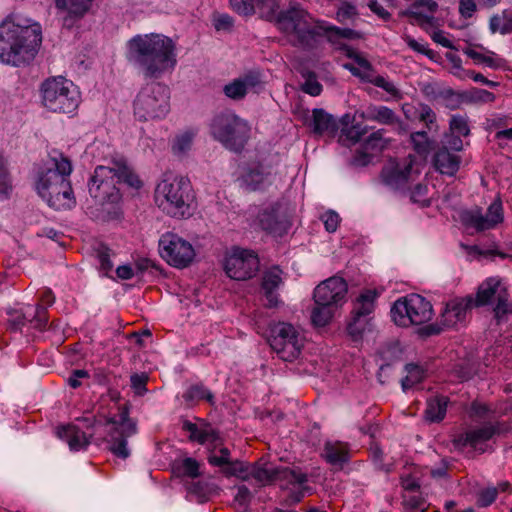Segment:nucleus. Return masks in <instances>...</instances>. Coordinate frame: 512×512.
Wrapping results in <instances>:
<instances>
[{
  "label": "nucleus",
  "instance_id": "25",
  "mask_svg": "<svg viewBox=\"0 0 512 512\" xmlns=\"http://www.w3.org/2000/svg\"><path fill=\"white\" fill-rule=\"evenodd\" d=\"M183 429L190 432L189 439L191 441L204 444L210 442L214 444V449H217L221 445V438L219 432L213 429L209 424H206L204 428L199 429L198 426L190 421H184Z\"/></svg>",
  "mask_w": 512,
  "mask_h": 512
},
{
  "label": "nucleus",
  "instance_id": "18",
  "mask_svg": "<svg viewBox=\"0 0 512 512\" xmlns=\"http://www.w3.org/2000/svg\"><path fill=\"white\" fill-rule=\"evenodd\" d=\"M348 286L341 277L333 276L321 282L314 290L313 299L315 304L332 305L338 307L347 294Z\"/></svg>",
  "mask_w": 512,
  "mask_h": 512
},
{
  "label": "nucleus",
  "instance_id": "5",
  "mask_svg": "<svg viewBox=\"0 0 512 512\" xmlns=\"http://www.w3.org/2000/svg\"><path fill=\"white\" fill-rule=\"evenodd\" d=\"M276 24L293 46L307 51L316 49L323 38L322 22L314 21L299 3L279 11Z\"/></svg>",
  "mask_w": 512,
  "mask_h": 512
},
{
  "label": "nucleus",
  "instance_id": "24",
  "mask_svg": "<svg viewBox=\"0 0 512 512\" xmlns=\"http://www.w3.org/2000/svg\"><path fill=\"white\" fill-rule=\"evenodd\" d=\"M282 270L275 266L269 270H266L262 276L261 288L264 291L267 299V306L269 308L276 307L278 305V297L274 291L282 283L281 278Z\"/></svg>",
  "mask_w": 512,
  "mask_h": 512
},
{
  "label": "nucleus",
  "instance_id": "62",
  "mask_svg": "<svg viewBox=\"0 0 512 512\" xmlns=\"http://www.w3.org/2000/svg\"><path fill=\"white\" fill-rule=\"evenodd\" d=\"M443 327L440 323H431L424 325L417 329L416 333L419 337L426 339L433 335H438L443 331Z\"/></svg>",
  "mask_w": 512,
  "mask_h": 512
},
{
  "label": "nucleus",
  "instance_id": "21",
  "mask_svg": "<svg viewBox=\"0 0 512 512\" xmlns=\"http://www.w3.org/2000/svg\"><path fill=\"white\" fill-rule=\"evenodd\" d=\"M473 296L456 298L447 302L446 307L440 315L439 323L443 328L454 327L457 323L463 322L468 310L472 308Z\"/></svg>",
  "mask_w": 512,
  "mask_h": 512
},
{
  "label": "nucleus",
  "instance_id": "16",
  "mask_svg": "<svg viewBox=\"0 0 512 512\" xmlns=\"http://www.w3.org/2000/svg\"><path fill=\"white\" fill-rule=\"evenodd\" d=\"M269 344L282 360L289 362L299 356L302 347L294 327L287 323H279L272 329Z\"/></svg>",
  "mask_w": 512,
  "mask_h": 512
},
{
  "label": "nucleus",
  "instance_id": "17",
  "mask_svg": "<svg viewBox=\"0 0 512 512\" xmlns=\"http://www.w3.org/2000/svg\"><path fill=\"white\" fill-rule=\"evenodd\" d=\"M234 11L249 16L258 13L262 19L277 22L280 0H229Z\"/></svg>",
  "mask_w": 512,
  "mask_h": 512
},
{
  "label": "nucleus",
  "instance_id": "28",
  "mask_svg": "<svg viewBox=\"0 0 512 512\" xmlns=\"http://www.w3.org/2000/svg\"><path fill=\"white\" fill-rule=\"evenodd\" d=\"M313 116V131L316 134H328L334 136L338 130V122L331 115L323 109H314L312 112Z\"/></svg>",
  "mask_w": 512,
  "mask_h": 512
},
{
  "label": "nucleus",
  "instance_id": "64",
  "mask_svg": "<svg viewBox=\"0 0 512 512\" xmlns=\"http://www.w3.org/2000/svg\"><path fill=\"white\" fill-rule=\"evenodd\" d=\"M233 22V18L227 14H219L214 17V26L218 31H230L233 27Z\"/></svg>",
  "mask_w": 512,
  "mask_h": 512
},
{
  "label": "nucleus",
  "instance_id": "26",
  "mask_svg": "<svg viewBox=\"0 0 512 512\" xmlns=\"http://www.w3.org/2000/svg\"><path fill=\"white\" fill-rule=\"evenodd\" d=\"M366 117L369 120L377 121L386 125H396L400 133L406 132L403 122L396 116L393 110L386 106H370L366 110Z\"/></svg>",
  "mask_w": 512,
  "mask_h": 512
},
{
  "label": "nucleus",
  "instance_id": "43",
  "mask_svg": "<svg viewBox=\"0 0 512 512\" xmlns=\"http://www.w3.org/2000/svg\"><path fill=\"white\" fill-rule=\"evenodd\" d=\"M172 471L176 476H186L196 478L199 476V463L190 457L185 458L181 462H175Z\"/></svg>",
  "mask_w": 512,
  "mask_h": 512
},
{
  "label": "nucleus",
  "instance_id": "54",
  "mask_svg": "<svg viewBox=\"0 0 512 512\" xmlns=\"http://www.w3.org/2000/svg\"><path fill=\"white\" fill-rule=\"evenodd\" d=\"M368 81L373 85L384 89L396 99H400L402 97L400 91L393 85V83L386 81L383 76H376L373 79H368Z\"/></svg>",
  "mask_w": 512,
  "mask_h": 512
},
{
  "label": "nucleus",
  "instance_id": "58",
  "mask_svg": "<svg viewBox=\"0 0 512 512\" xmlns=\"http://www.w3.org/2000/svg\"><path fill=\"white\" fill-rule=\"evenodd\" d=\"M97 256L101 264V269L106 272L110 271L113 267L110 261V249L106 245L100 244L97 249Z\"/></svg>",
  "mask_w": 512,
  "mask_h": 512
},
{
  "label": "nucleus",
  "instance_id": "4",
  "mask_svg": "<svg viewBox=\"0 0 512 512\" xmlns=\"http://www.w3.org/2000/svg\"><path fill=\"white\" fill-rule=\"evenodd\" d=\"M174 49L172 40L161 35L136 36L129 42L131 56L150 78H158L175 65Z\"/></svg>",
  "mask_w": 512,
  "mask_h": 512
},
{
  "label": "nucleus",
  "instance_id": "12",
  "mask_svg": "<svg viewBox=\"0 0 512 512\" xmlns=\"http://www.w3.org/2000/svg\"><path fill=\"white\" fill-rule=\"evenodd\" d=\"M120 419L117 421L114 417L105 418L104 425H113L109 432V450L117 457L126 459L130 452L127 448V438L134 435L137 431L136 423L129 418V408L124 405L120 409Z\"/></svg>",
  "mask_w": 512,
  "mask_h": 512
},
{
  "label": "nucleus",
  "instance_id": "30",
  "mask_svg": "<svg viewBox=\"0 0 512 512\" xmlns=\"http://www.w3.org/2000/svg\"><path fill=\"white\" fill-rule=\"evenodd\" d=\"M92 0H55V5L60 10H66L69 14L64 19V25L70 26L73 22L72 17H82L90 8Z\"/></svg>",
  "mask_w": 512,
  "mask_h": 512
},
{
  "label": "nucleus",
  "instance_id": "42",
  "mask_svg": "<svg viewBox=\"0 0 512 512\" xmlns=\"http://www.w3.org/2000/svg\"><path fill=\"white\" fill-rule=\"evenodd\" d=\"M472 447L477 444L490 440L495 434L499 433V427L492 423H485L481 427L469 430Z\"/></svg>",
  "mask_w": 512,
  "mask_h": 512
},
{
  "label": "nucleus",
  "instance_id": "27",
  "mask_svg": "<svg viewBox=\"0 0 512 512\" xmlns=\"http://www.w3.org/2000/svg\"><path fill=\"white\" fill-rule=\"evenodd\" d=\"M500 280L489 278L479 285L476 297H473L472 307H482L491 303L501 290Z\"/></svg>",
  "mask_w": 512,
  "mask_h": 512
},
{
  "label": "nucleus",
  "instance_id": "1",
  "mask_svg": "<svg viewBox=\"0 0 512 512\" xmlns=\"http://www.w3.org/2000/svg\"><path fill=\"white\" fill-rule=\"evenodd\" d=\"M41 41L37 23L21 25L9 15L0 24V61L13 66L28 64L35 58Z\"/></svg>",
  "mask_w": 512,
  "mask_h": 512
},
{
  "label": "nucleus",
  "instance_id": "23",
  "mask_svg": "<svg viewBox=\"0 0 512 512\" xmlns=\"http://www.w3.org/2000/svg\"><path fill=\"white\" fill-rule=\"evenodd\" d=\"M460 163V156L451 153L447 146L437 148L433 156V164L436 170L449 176H453L457 173Z\"/></svg>",
  "mask_w": 512,
  "mask_h": 512
},
{
  "label": "nucleus",
  "instance_id": "57",
  "mask_svg": "<svg viewBox=\"0 0 512 512\" xmlns=\"http://www.w3.org/2000/svg\"><path fill=\"white\" fill-rule=\"evenodd\" d=\"M498 493L497 488H487L478 494L477 505L479 507H487L494 502Z\"/></svg>",
  "mask_w": 512,
  "mask_h": 512
},
{
  "label": "nucleus",
  "instance_id": "29",
  "mask_svg": "<svg viewBox=\"0 0 512 512\" xmlns=\"http://www.w3.org/2000/svg\"><path fill=\"white\" fill-rule=\"evenodd\" d=\"M449 399L447 396L435 395L427 399L424 418L430 423L442 421L446 415Z\"/></svg>",
  "mask_w": 512,
  "mask_h": 512
},
{
  "label": "nucleus",
  "instance_id": "49",
  "mask_svg": "<svg viewBox=\"0 0 512 512\" xmlns=\"http://www.w3.org/2000/svg\"><path fill=\"white\" fill-rule=\"evenodd\" d=\"M223 92L230 99L241 100L245 97L247 90L239 79H235L224 86Z\"/></svg>",
  "mask_w": 512,
  "mask_h": 512
},
{
  "label": "nucleus",
  "instance_id": "14",
  "mask_svg": "<svg viewBox=\"0 0 512 512\" xmlns=\"http://www.w3.org/2000/svg\"><path fill=\"white\" fill-rule=\"evenodd\" d=\"M292 211L289 205L282 201H277L264 209L257 216L258 224L262 230L281 237L288 232L291 227Z\"/></svg>",
  "mask_w": 512,
  "mask_h": 512
},
{
  "label": "nucleus",
  "instance_id": "13",
  "mask_svg": "<svg viewBox=\"0 0 512 512\" xmlns=\"http://www.w3.org/2000/svg\"><path fill=\"white\" fill-rule=\"evenodd\" d=\"M259 265L254 251L235 247L225 259L224 270L231 279L244 281L256 275Z\"/></svg>",
  "mask_w": 512,
  "mask_h": 512
},
{
  "label": "nucleus",
  "instance_id": "10",
  "mask_svg": "<svg viewBox=\"0 0 512 512\" xmlns=\"http://www.w3.org/2000/svg\"><path fill=\"white\" fill-rule=\"evenodd\" d=\"M169 90L160 83L146 85L134 102V114L141 121L164 116L169 110Z\"/></svg>",
  "mask_w": 512,
  "mask_h": 512
},
{
  "label": "nucleus",
  "instance_id": "50",
  "mask_svg": "<svg viewBox=\"0 0 512 512\" xmlns=\"http://www.w3.org/2000/svg\"><path fill=\"white\" fill-rule=\"evenodd\" d=\"M449 127L453 134L457 133L458 135H461V136H468L470 133V129L468 126V120L464 116H460V115L452 116L450 123H449Z\"/></svg>",
  "mask_w": 512,
  "mask_h": 512
},
{
  "label": "nucleus",
  "instance_id": "31",
  "mask_svg": "<svg viewBox=\"0 0 512 512\" xmlns=\"http://www.w3.org/2000/svg\"><path fill=\"white\" fill-rule=\"evenodd\" d=\"M58 436L65 440L72 450H79L89 444L85 433L76 426L63 427L58 431Z\"/></svg>",
  "mask_w": 512,
  "mask_h": 512
},
{
  "label": "nucleus",
  "instance_id": "15",
  "mask_svg": "<svg viewBox=\"0 0 512 512\" xmlns=\"http://www.w3.org/2000/svg\"><path fill=\"white\" fill-rule=\"evenodd\" d=\"M163 259L177 268L187 267L195 257L192 245L174 233H166L159 240Z\"/></svg>",
  "mask_w": 512,
  "mask_h": 512
},
{
  "label": "nucleus",
  "instance_id": "7",
  "mask_svg": "<svg viewBox=\"0 0 512 512\" xmlns=\"http://www.w3.org/2000/svg\"><path fill=\"white\" fill-rule=\"evenodd\" d=\"M156 202L164 212L176 218L190 215V203L193 200L192 187L187 178L163 180L155 190Z\"/></svg>",
  "mask_w": 512,
  "mask_h": 512
},
{
  "label": "nucleus",
  "instance_id": "9",
  "mask_svg": "<svg viewBox=\"0 0 512 512\" xmlns=\"http://www.w3.org/2000/svg\"><path fill=\"white\" fill-rule=\"evenodd\" d=\"M210 130L215 139L235 152H240L249 138V127L246 122L232 113L216 115L211 122Z\"/></svg>",
  "mask_w": 512,
  "mask_h": 512
},
{
  "label": "nucleus",
  "instance_id": "45",
  "mask_svg": "<svg viewBox=\"0 0 512 512\" xmlns=\"http://www.w3.org/2000/svg\"><path fill=\"white\" fill-rule=\"evenodd\" d=\"M301 75L304 79V82L301 84V90L311 96L320 95L322 85L318 82L316 73L310 70H303Z\"/></svg>",
  "mask_w": 512,
  "mask_h": 512
},
{
  "label": "nucleus",
  "instance_id": "53",
  "mask_svg": "<svg viewBox=\"0 0 512 512\" xmlns=\"http://www.w3.org/2000/svg\"><path fill=\"white\" fill-rule=\"evenodd\" d=\"M216 449L213 448V451ZM232 460L230 459V451L226 447L219 448V455L212 452L208 457V462L211 465L224 468L225 465H228Z\"/></svg>",
  "mask_w": 512,
  "mask_h": 512
},
{
  "label": "nucleus",
  "instance_id": "48",
  "mask_svg": "<svg viewBox=\"0 0 512 512\" xmlns=\"http://www.w3.org/2000/svg\"><path fill=\"white\" fill-rule=\"evenodd\" d=\"M464 98L467 103H489L495 100V95L487 90L474 88L464 92Z\"/></svg>",
  "mask_w": 512,
  "mask_h": 512
},
{
  "label": "nucleus",
  "instance_id": "63",
  "mask_svg": "<svg viewBox=\"0 0 512 512\" xmlns=\"http://www.w3.org/2000/svg\"><path fill=\"white\" fill-rule=\"evenodd\" d=\"M322 220L324 222L325 229L328 232L336 231L340 218L339 215L334 211H328L322 215Z\"/></svg>",
  "mask_w": 512,
  "mask_h": 512
},
{
  "label": "nucleus",
  "instance_id": "37",
  "mask_svg": "<svg viewBox=\"0 0 512 512\" xmlns=\"http://www.w3.org/2000/svg\"><path fill=\"white\" fill-rule=\"evenodd\" d=\"M375 297H376V293L371 290H368L365 293L361 294L357 298L355 307L352 310V316L360 318V319L368 320V315L374 309Z\"/></svg>",
  "mask_w": 512,
  "mask_h": 512
},
{
  "label": "nucleus",
  "instance_id": "55",
  "mask_svg": "<svg viewBox=\"0 0 512 512\" xmlns=\"http://www.w3.org/2000/svg\"><path fill=\"white\" fill-rule=\"evenodd\" d=\"M337 19L339 22L344 23L348 19H353L358 16L357 8L349 2H343L338 8Z\"/></svg>",
  "mask_w": 512,
  "mask_h": 512
},
{
  "label": "nucleus",
  "instance_id": "40",
  "mask_svg": "<svg viewBox=\"0 0 512 512\" xmlns=\"http://www.w3.org/2000/svg\"><path fill=\"white\" fill-rule=\"evenodd\" d=\"M323 36L326 35L327 40L333 44L337 43L340 38L359 39L361 33L350 28H339L336 26H325L322 23Z\"/></svg>",
  "mask_w": 512,
  "mask_h": 512
},
{
  "label": "nucleus",
  "instance_id": "6",
  "mask_svg": "<svg viewBox=\"0 0 512 512\" xmlns=\"http://www.w3.org/2000/svg\"><path fill=\"white\" fill-rule=\"evenodd\" d=\"M221 472L227 477H237L247 480L253 477L261 485L272 484L275 481H286L289 484H304L308 481L307 474L301 473L298 469L288 467H276L261 460L249 467L245 462L235 460L225 465Z\"/></svg>",
  "mask_w": 512,
  "mask_h": 512
},
{
  "label": "nucleus",
  "instance_id": "51",
  "mask_svg": "<svg viewBox=\"0 0 512 512\" xmlns=\"http://www.w3.org/2000/svg\"><path fill=\"white\" fill-rule=\"evenodd\" d=\"M193 136L194 135L190 132H185L177 136L172 146L173 152L175 154H184L188 151L191 148Z\"/></svg>",
  "mask_w": 512,
  "mask_h": 512
},
{
  "label": "nucleus",
  "instance_id": "2",
  "mask_svg": "<svg viewBox=\"0 0 512 512\" xmlns=\"http://www.w3.org/2000/svg\"><path fill=\"white\" fill-rule=\"evenodd\" d=\"M116 183H124L136 189L142 185L123 157H113L108 165H99L95 168L88 183V191L95 204L117 203L121 194Z\"/></svg>",
  "mask_w": 512,
  "mask_h": 512
},
{
  "label": "nucleus",
  "instance_id": "60",
  "mask_svg": "<svg viewBox=\"0 0 512 512\" xmlns=\"http://www.w3.org/2000/svg\"><path fill=\"white\" fill-rule=\"evenodd\" d=\"M147 381L148 375L146 373H135L131 375V386L134 389L135 393L138 395H142L144 392H146Z\"/></svg>",
  "mask_w": 512,
  "mask_h": 512
},
{
  "label": "nucleus",
  "instance_id": "34",
  "mask_svg": "<svg viewBox=\"0 0 512 512\" xmlns=\"http://www.w3.org/2000/svg\"><path fill=\"white\" fill-rule=\"evenodd\" d=\"M462 223L474 227L477 231H484L495 227L488 215H482L479 210L465 211L461 215Z\"/></svg>",
  "mask_w": 512,
  "mask_h": 512
},
{
  "label": "nucleus",
  "instance_id": "11",
  "mask_svg": "<svg viewBox=\"0 0 512 512\" xmlns=\"http://www.w3.org/2000/svg\"><path fill=\"white\" fill-rule=\"evenodd\" d=\"M391 316L398 326L422 325L431 320L433 308L431 303L421 295L411 294L394 303Z\"/></svg>",
  "mask_w": 512,
  "mask_h": 512
},
{
  "label": "nucleus",
  "instance_id": "36",
  "mask_svg": "<svg viewBox=\"0 0 512 512\" xmlns=\"http://www.w3.org/2000/svg\"><path fill=\"white\" fill-rule=\"evenodd\" d=\"M268 180V173L264 172V169L261 166H256L254 168L249 169L242 176V183L247 190L256 191L261 189L262 186Z\"/></svg>",
  "mask_w": 512,
  "mask_h": 512
},
{
  "label": "nucleus",
  "instance_id": "33",
  "mask_svg": "<svg viewBox=\"0 0 512 512\" xmlns=\"http://www.w3.org/2000/svg\"><path fill=\"white\" fill-rule=\"evenodd\" d=\"M323 456L328 463L334 466H342L349 459L346 446L339 442H327L324 446Z\"/></svg>",
  "mask_w": 512,
  "mask_h": 512
},
{
  "label": "nucleus",
  "instance_id": "46",
  "mask_svg": "<svg viewBox=\"0 0 512 512\" xmlns=\"http://www.w3.org/2000/svg\"><path fill=\"white\" fill-rule=\"evenodd\" d=\"M411 142L413 143L414 150L420 154L425 155L431 149H435L432 142L429 141L425 131L414 132L410 135Z\"/></svg>",
  "mask_w": 512,
  "mask_h": 512
},
{
  "label": "nucleus",
  "instance_id": "59",
  "mask_svg": "<svg viewBox=\"0 0 512 512\" xmlns=\"http://www.w3.org/2000/svg\"><path fill=\"white\" fill-rule=\"evenodd\" d=\"M487 215L495 225L503 221V208L500 199L495 200L488 207Z\"/></svg>",
  "mask_w": 512,
  "mask_h": 512
},
{
  "label": "nucleus",
  "instance_id": "39",
  "mask_svg": "<svg viewBox=\"0 0 512 512\" xmlns=\"http://www.w3.org/2000/svg\"><path fill=\"white\" fill-rule=\"evenodd\" d=\"M381 358L386 361L385 364L380 366L378 377L381 383H384L381 380L382 372L385 368L390 366L391 362L399 360L402 355V348L398 342H389L385 344L380 350Z\"/></svg>",
  "mask_w": 512,
  "mask_h": 512
},
{
  "label": "nucleus",
  "instance_id": "56",
  "mask_svg": "<svg viewBox=\"0 0 512 512\" xmlns=\"http://www.w3.org/2000/svg\"><path fill=\"white\" fill-rule=\"evenodd\" d=\"M463 52L478 64H485L489 67H497V62L490 56L475 51L472 48H465Z\"/></svg>",
  "mask_w": 512,
  "mask_h": 512
},
{
  "label": "nucleus",
  "instance_id": "19",
  "mask_svg": "<svg viewBox=\"0 0 512 512\" xmlns=\"http://www.w3.org/2000/svg\"><path fill=\"white\" fill-rule=\"evenodd\" d=\"M437 9L438 4L434 0H414L408 9L399 12V16L411 18L410 23L420 27H436L438 23L434 13Z\"/></svg>",
  "mask_w": 512,
  "mask_h": 512
},
{
  "label": "nucleus",
  "instance_id": "44",
  "mask_svg": "<svg viewBox=\"0 0 512 512\" xmlns=\"http://www.w3.org/2000/svg\"><path fill=\"white\" fill-rule=\"evenodd\" d=\"M407 375L401 380V386L404 391L412 388L415 384L420 383L424 378V370L415 363L405 365Z\"/></svg>",
  "mask_w": 512,
  "mask_h": 512
},
{
  "label": "nucleus",
  "instance_id": "35",
  "mask_svg": "<svg viewBox=\"0 0 512 512\" xmlns=\"http://www.w3.org/2000/svg\"><path fill=\"white\" fill-rule=\"evenodd\" d=\"M350 123L351 117L349 114H346L341 118L342 128L338 141L343 146H349L351 144L357 143L365 132L356 126L349 127Z\"/></svg>",
  "mask_w": 512,
  "mask_h": 512
},
{
  "label": "nucleus",
  "instance_id": "3",
  "mask_svg": "<svg viewBox=\"0 0 512 512\" xmlns=\"http://www.w3.org/2000/svg\"><path fill=\"white\" fill-rule=\"evenodd\" d=\"M71 171L70 160L60 154L59 158L52 157L50 166L38 174L37 192L55 210L70 209L75 204L68 180Z\"/></svg>",
  "mask_w": 512,
  "mask_h": 512
},
{
  "label": "nucleus",
  "instance_id": "32",
  "mask_svg": "<svg viewBox=\"0 0 512 512\" xmlns=\"http://www.w3.org/2000/svg\"><path fill=\"white\" fill-rule=\"evenodd\" d=\"M189 406L196 405L201 400H206L210 405H214V395L203 383L191 385L182 395Z\"/></svg>",
  "mask_w": 512,
  "mask_h": 512
},
{
  "label": "nucleus",
  "instance_id": "8",
  "mask_svg": "<svg viewBox=\"0 0 512 512\" xmlns=\"http://www.w3.org/2000/svg\"><path fill=\"white\" fill-rule=\"evenodd\" d=\"M44 106L54 113L70 114L79 103V92L74 84L62 76L51 77L41 86Z\"/></svg>",
  "mask_w": 512,
  "mask_h": 512
},
{
  "label": "nucleus",
  "instance_id": "38",
  "mask_svg": "<svg viewBox=\"0 0 512 512\" xmlns=\"http://www.w3.org/2000/svg\"><path fill=\"white\" fill-rule=\"evenodd\" d=\"M337 307L328 305L315 304L311 311V322L315 327H324L330 323Z\"/></svg>",
  "mask_w": 512,
  "mask_h": 512
},
{
  "label": "nucleus",
  "instance_id": "61",
  "mask_svg": "<svg viewBox=\"0 0 512 512\" xmlns=\"http://www.w3.org/2000/svg\"><path fill=\"white\" fill-rule=\"evenodd\" d=\"M10 317L7 321L8 328L12 331H19L25 325L26 317L20 311L10 312Z\"/></svg>",
  "mask_w": 512,
  "mask_h": 512
},
{
  "label": "nucleus",
  "instance_id": "41",
  "mask_svg": "<svg viewBox=\"0 0 512 512\" xmlns=\"http://www.w3.org/2000/svg\"><path fill=\"white\" fill-rule=\"evenodd\" d=\"M508 296L507 289L501 288L496 297L497 302L493 312L497 323L506 320L507 316L512 314V303L509 302Z\"/></svg>",
  "mask_w": 512,
  "mask_h": 512
},
{
  "label": "nucleus",
  "instance_id": "22",
  "mask_svg": "<svg viewBox=\"0 0 512 512\" xmlns=\"http://www.w3.org/2000/svg\"><path fill=\"white\" fill-rule=\"evenodd\" d=\"M412 174L413 166L412 162H409L403 166L399 164L384 166L381 170L380 177L386 185L392 188H400L412 179Z\"/></svg>",
  "mask_w": 512,
  "mask_h": 512
},
{
  "label": "nucleus",
  "instance_id": "52",
  "mask_svg": "<svg viewBox=\"0 0 512 512\" xmlns=\"http://www.w3.org/2000/svg\"><path fill=\"white\" fill-rule=\"evenodd\" d=\"M367 322V319H360L352 316L351 320L347 325V332L354 341H357L362 337V333L365 329Z\"/></svg>",
  "mask_w": 512,
  "mask_h": 512
},
{
  "label": "nucleus",
  "instance_id": "20",
  "mask_svg": "<svg viewBox=\"0 0 512 512\" xmlns=\"http://www.w3.org/2000/svg\"><path fill=\"white\" fill-rule=\"evenodd\" d=\"M384 129L371 133L361 144L351 160V165L355 167H364L368 165L374 154L381 152L389 143L384 137Z\"/></svg>",
  "mask_w": 512,
  "mask_h": 512
},
{
  "label": "nucleus",
  "instance_id": "47",
  "mask_svg": "<svg viewBox=\"0 0 512 512\" xmlns=\"http://www.w3.org/2000/svg\"><path fill=\"white\" fill-rule=\"evenodd\" d=\"M438 97L443 99L445 107L450 110L458 109L465 102L464 92L457 93L452 89H446L439 92Z\"/></svg>",
  "mask_w": 512,
  "mask_h": 512
}]
</instances>
